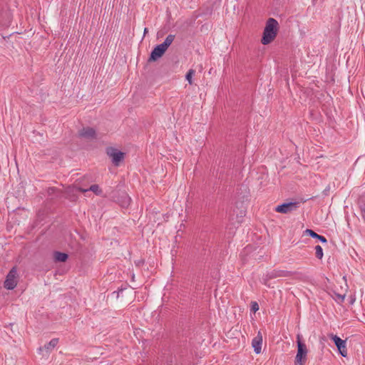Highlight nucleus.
<instances>
[{"label":"nucleus","mask_w":365,"mask_h":365,"mask_svg":"<svg viewBox=\"0 0 365 365\" xmlns=\"http://www.w3.org/2000/svg\"><path fill=\"white\" fill-rule=\"evenodd\" d=\"M15 165L16 167L18 166L17 160H15Z\"/></svg>","instance_id":"nucleus-24"},{"label":"nucleus","mask_w":365,"mask_h":365,"mask_svg":"<svg viewBox=\"0 0 365 365\" xmlns=\"http://www.w3.org/2000/svg\"><path fill=\"white\" fill-rule=\"evenodd\" d=\"M304 233L312 236V237L317 238L318 234L314 232L313 230L307 229L304 231Z\"/></svg>","instance_id":"nucleus-17"},{"label":"nucleus","mask_w":365,"mask_h":365,"mask_svg":"<svg viewBox=\"0 0 365 365\" xmlns=\"http://www.w3.org/2000/svg\"><path fill=\"white\" fill-rule=\"evenodd\" d=\"M330 337L334 341L340 354L342 356L346 357L347 356V349H346V341L342 340L339 336H337L336 335H334V334H331Z\"/></svg>","instance_id":"nucleus-6"},{"label":"nucleus","mask_w":365,"mask_h":365,"mask_svg":"<svg viewBox=\"0 0 365 365\" xmlns=\"http://www.w3.org/2000/svg\"><path fill=\"white\" fill-rule=\"evenodd\" d=\"M115 166L118 167L121 165L123 161H112Z\"/></svg>","instance_id":"nucleus-20"},{"label":"nucleus","mask_w":365,"mask_h":365,"mask_svg":"<svg viewBox=\"0 0 365 365\" xmlns=\"http://www.w3.org/2000/svg\"><path fill=\"white\" fill-rule=\"evenodd\" d=\"M251 310L254 312H256L259 310V305L256 302H252Z\"/></svg>","instance_id":"nucleus-18"},{"label":"nucleus","mask_w":365,"mask_h":365,"mask_svg":"<svg viewBox=\"0 0 365 365\" xmlns=\"http://www.w3.org/2000/svg\"><path fill=\"white\" fill-rule=\"evenodd\" d=\"M175 37V35L169 34L162 43L157 45L151 51L148 60V62H154L161 58L173 42Z\"/></svg>","instance_id":"nucleus-2"},{"label":"nucleus","mask_w":365,"mask_h":365,"mask_svg":"<svg viewBox=\"0 0 365 365\" xmlns=\"http://www.w3.org/2000/svg\"><path fill=\"white\" fill-rule=\"evenodd\" d=\"M58 342V339H52L48 344L44 345V349L47 351H51L54 349Z\"/></svg>","instance_id":"nucleus-14"},{"label":"nucleus","mask_w":365,"mask_h":365,"mask_svg":"<svg viewBox=\"0 0 365 365\" xmlns=\"http://www.w3.org/2000/svg\"><path fill=\"white\" fill-rule=\"evenodd\" d=\"M78 190L81 192H86L88 191H92L97 195H100L102 193L101 189L99 187L98 185H97V184L92 185L87 189H84L83 187H78Z\"/></svg>","instance_id":"nucleus-12"},{"label":"nucleus","mask_w":365,"mask_h":365,"mask_svg":"<svg viewBox=\"0 0 365 365\" xmlns=\"http://www.w3.org/2000/svg\"><path fill=\"white\" fill-rule=\"evenodd\" d=\"M298 202H288L284 203L281 205L277 206L275 208V211L279 213H289L295 210L298 207Z\"/></svg>","instance_id":"nucleus-8"},{"label":"nucleus","mask_w":365,"mask_h":365,"mask_svg":"<svg viewBox=\"0 0 365 365\" xmlns=\"http://www.w3.org/2000/svg\"><path fill=\"white\" fill-rule=\"evenodd\" d=\"M279 24L277 21L273 18L268 19L261 39L262 43L263 45H267L272 42L277 36Z\"/></svg>","instance_id":"nucleus-1"},{"label":"nucleus","mask_w":365,"mask_h":365,"mask_svg":"<svg viewBox=\"0 0 365 365\" xmlns=\"http://www.w3.org/2000/svg\"><path fill=\"white\" fill-rule=\"evenodd\" d=\"M18 277L16 267H12L6 275L4 283V287L9 290L14 289L17 285Z\"/></svg>","instance_id":"nucleus-5"},{"label":"nucleus","mask_w":365,"mask_h":365,"mask_svg":"<svg viewBox=\"0 0 365 365\" xmlns=\"http://www.w3.org/2000/svg\"><path fill=\"white\" fill-rule=\"evenodd\" d=\"M317 239H319L322 242H327V239L324 237L322 236V235H318Z\"/></svg>","instance_id":"nucleus-19"},{"label":"nucleus","mask_w":365,"mask_h":365,"mask_svg":"<svg viewBox=\"0 0 365 365\" xmlns=\"http://www.w3.org/2000/svg\"><path fill=\"white\" fill-rule=\"evenodd\" d=\"M195 72V71L193 69H190L185 75V78L188 81L190 85L192 84V78Z\"/></svg>","instance_id":"nucleus-16"},{"label":"nucleus","mask_w":365,"mask_h":365,"mask_svg":"<svg viewBox=\"0 0 365 365\" xmlns=\"http://www.w3.org/2000/svg\"><path fill=\"white\" fill-rule=\"evenodd\" d=\"M53 255L56 262H64L68 258V255L66 253L58 251L54 252Z\"/></svg>","instance_id":"nucleus-13"},{"label":"nucleus","mask_w":365,"mask_h":365,"mask_svg":"<svg viewBox=\"0 0 365 365\" xmlns=\"http://www.w3.org/2000/svg\"><path fill=\"white\" fill-rule=\"evenodd\" d=\"M307 352L306 344L301 341L300 335H297V353L295 356V365H304L305 364Z\"/></svg>","instance_id":"nucleus-3"},{"label":"nucleus","mask_w":365,"mask_h":365,"mask_svg":"<svg viewBox=\"0 0 365 365\" xmlns=\"http://www.w3.org/2000/svg\"><path fill=\"white\" fill-rule=\"evenodd\" d=\"M106 153L111 160H123L125 158V153L122 152L113 147H108Z\"/></svg>","instance_id":"nucleus-7"},{"label":"nucleus","mask_w":365,"mask_h":365,"mask_svg":"<svg viewBox=\"0 0 365 365\" xmlns=\"http://www.w3.org/2000/svg\"><path fill=\"white\" fill-rule=\"evenodd\" d=\"M263 342L262 335L260 331H258L257 335L252 339V346L254 348L256 354H260L262 351V345Z\"/></svg>","instance_id":"nucleus-9"},{"label":"nucleus","mask_w":365,"mask_h":365,"mask_svg":"<svg viewBox=\"0 0 365 365\" xmlns=\"http://www.w3.org/2000/svg\"><path fill=\"white\" fill-rule=\"evenodd\" d=\"M363 212L365 213V208L363 210Z\"/></svg>","instance_id":"nucleus-25"},{"label":"nucleus","mask_w":365,"mask_h":365,"mask_svg":"<svg viewBox=\"0 0 365 365\" xmlns=\"http://www.w3.org/2000/svg\"><path fill=\"white\" fill-rule=\"evenodd\" d=\"M148 32V29L147 28H145L144 29V35Z\"/></svg>","instance_id":"nucleus-22"},{"label":"nucleus","mask_w":365,"mask_h":365,"mask_svg":"<svg viewBox=\"0 0 365 365\" xmlns=\"http://www.w3.org/2000/svg\"><path fill=\"white\" fill-rule=\"evenodd\" d=\"M123 289H118V294H119L120 292H123Z\"/></svg>","instance_id":"nucleus-23"},{"label":"nucleus","mask_w":365,"mask_h":365,"mask_svg":"<svg viewBox=\"0 0 365 365\" xmlns=\"http://www.w3.org/2000/svg\"><path fill=\"white\" fill-rule=\"evenodd\" d=\"M315 250V255L318 259H322L323 257V250L321 246L317 245L314 248Z\"/></svg>","instance_id":"nucleus-15"},{"label":"nucleus","mask_w":365,"mask_h":365,"mask_svg":"<svg viewBox=\"0 0 365 365\" xmlns=\"http://www.w3.org/2000/svg\"><path fill=\"white\" fill-rule=\"evenodd\" d=\"M79 135L86 139H94L96 138V133L93 128L87 127L80 131Z\"/></svg>","instance_id":"nucleus-10"},{"label":"nucleus","mask_w":365,"mask_h":365,"mask_svg":"<svg viewBox=\"0 0 365 365\" xmlns=\"http://www.w3.org/2000/svg\"><path fill=\"white\" fill-rule=\"evenodd\" d=\"M110 197L123 208H127L131 201L129 195L124 191H113L110 193Z\"/></svg>","instance_id":"nucleus-4"},{"label":"nucleus","mask_w":365,"mask_h":365,"mask_svg":"<svg viewBox=\"0 0 365 365\" xmlns=\"http://www.w3.org/2000/svg\"><path fill=\"white\" fill-rule=\"evenodd\" d=\"M356 299L354 297H351V304H353L355 302Z\"/></svg>","instance_id":"nucleus-21"},{"label":"nucleus","mask_w":365,"mask_h":365,"mask_svg":"<svg viewBox=\"0 0 365 365\" xmlns=\"http://www.w3.org/2000/svg\"><path fill=\"white\" fill-rule=\"evenodd\" d=\"M341 291L340 292H338L337 290H334V295H335V300L337 301L338 302L341 303V302H343L345 297H346V292H347V289H348V287L347 285L346 284V287L344 289H343V287L341 288Z\"/></svg>","instance_id":"nucleus-11"}]
</instances>
